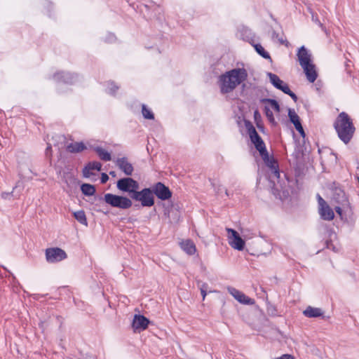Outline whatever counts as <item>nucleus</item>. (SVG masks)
Returning <instances> with one entry per match:
<instances>
[{"label": "nucleus", "mask_w": 359, "mask_h": 359, "mask_svg": "<svg viewBox=\"0 0 359 359\" xmlns=\"http://www.w3.org/2000/svg\"><path fill=\"white\" fill-rule=\"evenodd\" d=\"M270 16H271V19H272L273 21H275L276 22H277L276 18H274V16H273L272 14H271V15H270Z\"/></svg>", "instance_id": "59"}, {"label": "nucleus", "mask_w": 359, "mask_h": 359, "mask_svg": "<svg viewBox=\"0 0 359 359\" xmlns=\"http://www.w3.org/2000/svg\"><path fill=\"white\" fill-rule=\"evenodd\" d=\"M67 257V253L60 248H49L46 250V259L48 263H57Z\"/></svg>", "instance_id": "8"}, {"label": "nucleus", "mask_w": 359, "mask_h": 359, "mask_svg": "<svg viewBox=\"0 0 359 359\" xmlns=\"http://www.w3.org/2000/svg\"><path fill=\"white\" fill-rule=\"evenodd\" d=\"M295 129L299 132V133L300 134V135L303 138V140H305V137H306V133L304 130V128L302 127V125H299V126H297L295 128Z\"/></svg>", "instance_id": "44"}, {"label": "nucleus", "mask_w": 359, "mask_h": 359, "mask_svg": "<svg viewBox=\"0 0 359 359\" xmlns=\"http://www.w3.org/2000/svg\"><path fill=\"white\" fill-rule=\"evenodd\" d=\"M265 165L270 169L273 177L278 180L280 178V169L278 163L273 156L263 160Z\"/></svg>", "instance_id": "15"}, {"label": "nucleus", "mask_w": 359, "mask_h": 359, "mask_svg": "<svg viewBox=\"0 0 359 359\" xmlns=\"http://www.w3.org/2000/svg\"><path fill=\"white\" fill-rule=\"evenodd\" d=\"M254 120L257 128L262 133L264 131V126L262 123V116L258 109L254 111Z\"/></svg>", "instance_id": "29"}, {"label": "nucleus", "mask_w": 359, "mask_h": 359, "mask_svg": "<svg viewBox=\"0 0 359 359\" xmlns=\"http://www.w3.org/2000/svg\"><path fill=\"white\" fill-rule=\"evenodd\" d=\"M302 142H303L302 144L299 142H298V143L296 144L295 148L302 150V152H304L305 154V152L306 151V147H305V140H302Z\"/></svg>", "instance_id": "42"}, {"label": "nucleus", "mask_w": 359, "mask_h": 359, "mask_svg": "<svg viewBox=\"0 0 359 359\" xmlns=\"http://www.w3.org/2000/svg\"><path fill=\"white\" fill-rule=\"evenodd\" d=\"M225 194H226V196H228V195H229V194H228V191H227V190H226V189L225 190Z\"/></svg>", "instance_id": "61"}, {"label": "nucleus", "mask_w": 359, "mask_h": 359, "mask_svg": "<svg viewBox=\"0 0 359 359\" xmlns=\"http://www.w3.org/2000/svg\"><path fill=\"white\" fill-rule=\"evenodd\" d=\"M81 191L84 196H94L96 193V188L95 185L88 183H83L81 185Z\"/></svg>", "instance_id": "26"}, {"label": "nucleus", "mask_w": 359, "mask_h": 359, "mask_svg": "<svg viewBox=\"0 0 359 359\" xmlns=\"http://www.w3.org/2000/svg\"><path fill=\"white\" fill-rule=\"evenodd\" d=\"M116 165L127 176H131L134 168L133 165L128 162V158L125 156L118 158L115 161Z\"/></svg>", "instance_id": "12"}, {"label": "nucleus", "mask_w": 359, "mask_h": 359, "mask_svg": "<svg viewBox=\"0 0 359 359\" xmlns=\"http://www.w3.org/2000/svg\"><path fill=\"white\" fill-rule=\"evenodd\" d=\"M264 111V114H265L266 118H268L269 121L271 123H275L276 122H275L273 114L271 111L269 107L268 106H265Z\"/></svg>", "instance_id": "37"}, {"label": "nucleus", "mask_w": 359, "mask_h": 359, "mask_svg": "<svg viewBox=\"0 0 359 359\" xmlns=\"http://www.w3.org/2000/svg\"><path fill=\"white\" fill-rule=\"evenodd\" d=\"M93 170L100 171L102 170V163L95 161L88 162L83 168V177L89 178L90 176L95 175V173L92 172Z\"/></svg>", "instance_id": "17"}, {"label": "nucleus", "mask_w": 359, "mask_h": 359, "mask_svg": "<svg viewBox=\"0 0 359 359\" xmlns=\"http://www.w3.org/2000/svg\"><path fill=\"white\" fill-rule=\"evenodd\" d=\"M288 117L290 121L294 125V128L302 124L299 116L293 109H288Z\"/></svg>", "instance_id": "28"}, {"label": "nucleus", "mask_w": 359, "mask_h": 359, "mask_svg": "<svg viewBox=\"0 0 359 359\" xmlns=\"http://www.w3.org/2000/svg\"><path fill=\"white\" fill-rule=\"evenodd\" d=\"M46 156H48V155H51V152H52V147L50 144H48V146L46 149Z\"/></svg>", "instance_id": "53"}, {"label": "nucleus", "mask_w": 359, "mask_h": 359, "mask_svg": "<svg viewBox=\"0 0 359 359\" xmlns=\"http://www.w3.org/2000/svg\"><path fill=\"white\" fill-rule=\"evenodd\" d=\"M342 206H336L334 208V210L336 211V212L341 217H342V212H343V210H342Z\"/></svg>", "instance_id": "51"}, {"label": "nucleus", "mask_w": 359, "mask_h": 359, "mask_svg": "<svg viewBox=\"0 0 359 359\" xmlns=\"http://www.w3.org/2000/svg\"><path fill=\"white\" fill-rule=\"evenodd\" d=\"M112 177H116V173L115 171H110L109 173Z\"/></svg>", "instance_id": "57"}, {"label": "nucleus", "mask_w": 359, "mask_h": 359, "mask_svg": "<svg viewBox=\"0 0 359 359\" xmlns=\"http://www.w3.org/2000/svg\"><path fill=\"white\" fill-rule=\"evenodd\" d=\"M150 323L151 322L149 319L145 317L144 315L135 314L131 326L134 332H140L141 331L145 330L148 327Z\"/></svg>", "instance_id": "10"}, {"label": "nucleus", "mask_w": 359, "mask_h": 359, "mask_svg": "<svg viewBox=\"0 0 359 359\" xmlns=\"http://www.w3.org/2000/svg\"><path fill=\"white\" fill-rule=\"evenodd\" d=\"M73 216L81 224L88 225L87 218L83 210H79L73 212Z\"/></svg>", "instance_id": "30"}, {"label": "nucleus", "mask_w": 359, "mask_h": 359, "mask_svg": "<svg viewBox=\"0 0 359 359\" xmlns=\"http://www.w3.org/2000/svg\"><path fill=\"white\" fill-rule=\"evenodd\" d=\"M13 192H2L1 198L4 199H8L12 196Z\"/></svg>", "instance_id": "50"}, {"label": "nucleus", "mask_w": 359, "mask_h": 359, "mask_svg": "<svg viewBox=\"0 0 359 359\" xmlns=\"http://www.w3.org/2000/svg\"><path fill=\"white\" fill-rule=\"evenodd\" d=\"M321 206L318 208L320 218L323 220L331 221L334 218L333 210L328 205L325 201H321Z\"/></svg>", "instance_id": "14"}, {"label": "nucleus", "mask_w": 359, "mask_h": 359, "mask_svg": "<svg viewBox=\"0 0 359 359\" xmlns=\"http://www.w3.org/2000/svg\"><path fill=\"white\" fill-rule=\"evenodd\" d=\"M106 84L107 86V93L112 96H115L118 90L119 89V86L114 81L111 80L107 81Z\"/></svg>", "instance_id": "32"}, {"label": "nucleus", "mask_w": 359, "mask_h": 359, "mask_svg": "<svg viewBox=\"0 0 359 359\" xmlns=\"http://www.w3.org/2000/svg\"><path fill=\"white\" fill-rule=\"evenodd\" d=\"M324 244H325V248H327V249H332L333 250H334L335 247L334 246L331 239H327L325 241Z\"/></svg>", "instance_id": "43"}, {"label": "nucleus", "mask_w": 359, "mask_h": 359, "mask_svg": "<svg viewBox=\"0 0 359 359\" xmlns=\"http://www.w3.org/2000/svg\"><path fill=\"white\" fill-rule=\"evenodd\" d=\"M239 33L241 34V38L245 41L251 40V35L253 34L250 28L245 26L242 27L239 29Z\"/></svg>", "instance_id": "31"}, {"label": "nucleus", "mask_w": 359, "mask_h": 359, "mask_svg": "<svg viewBox=\"0 0 359 359\" xmlns=\"http://www.w3.org/2000/svg\"><path fill=\"white\" fill-rule=\"evenodd\" d=\"M110 37L112 39V38H114L115 36L113 34H110Z\"/></svg>", "instance_id": "60"}, {"label": "nucleus", "mask_w": 359, "mask_h": 359, "mask_svg": "<svg viewBox=\"0 0 359 359\" xmlns=\"http://www.w3.org/2000/svg\"><path fill=\"white\" fill-rule=\"evenodd\" d=\"M276 359H294V357L291 354L285 353Z\"/></svg>", "instance_id": "48"}, {"label": "nucleus", "mask_w": 359, "mask_h": 359, "mask_svg": "<svg viewBox=\"0 0 359 359\" xmlns=\"http://www.w3.org/2000/svg\"><path fill=\"white\" fill-rule=\"evenodd\" d=\"M181 248L189 255H194L196 251L194 243L190 239L182 241L181 243Z\"/></svg>", "instance_id": "25"}, {"label": "nucleus", "mask_w": 359, "mask_h": 359, "mask_svg": "<svg viewBox=\"0 0 359 359\" xmlns=\"http://www.w3.org/2000/svg\"><path fill=\"white\" fill-rule=\"evenodd\" d=\"M253 47L255 51L263 58L268 60L269 62H272V58L270 54L264 48V47L260 43H256L253 45Z\"/></svg>", "instance_id": "27"}, {"label": "nucleus", "mask_w": 359, "mask_h": 359, "mask_svg": "<svg viewBox=\"0 0 359 359\" xmlns=\"http://www.w3.org/2000/svg\"><path fill=\"white\" fill-rule=\"evenodd\" d=\"M256 150H257L259 153V155L262 160H265L266 158L270 157L269 154L266 149V144L261 137L260 139L257 140L256 141L252 142Z\"/></svg>", "instance_id": "20"}, {"label": "nucleus", "mask_w": 359, "mask_h": 359, "mask_svg": "<svg viewBox=\"0 0 359 359\" xmlns=\"http://www.w3.org/2000/svg\"><path fill=\"white\" fill-rule=\"evenodd\" d=\"M297 56L301 67L309 65V64L313 63L311 55L309 53V50L304 46L299 48Z\"/></svg>", "instance_id": "13"}, {"label": "nucleus", "mask_w": 359, "mask_h": 359, "mask_svg": "<svg viewBox=\"0 0 359 359\" xmlns=\"http://www.w3.org/2000/svg\"><path fill=\"white\" fill-rule=\"evenodd\" d=\"M283 93L289 95L294 100V102L297 101L298 97L297 95L290 89L289 86L287 88V89H285V90Z\"/></svg>", "instance_id": "39"}, {"label": "nucleus", "mask_w": 359, "mask_h": 359, "mask_svg": "<svg viewBox=\"0 0 359 359\" xmlns=\"http://www.w3.org/2000/svg\"><path fill=\"white\" fill-rule=\"evenodd\" d=\"M266 311H267L269 316H272V317L280 316L278 313V311H277L276 306H274L271 304H267Z\"/></svg>", "instance_id": "36"}, {"label": "nucleus", "mask_w": 359, "mask_h": 359, "mask_svg": "<svg viewBox=\"0 0 359 359\" xmlns=\"http://www.w3.org/2000/svg\"><path fill=\"white\" fill-rule=\"evenodd\" d=\"M256 150H257L259 153V155L262 160H265L266 158L270 157L269 154L266 149V144L261 137L260 139L257 140L256 141L252 142Z\"/></svg>", "instance_id": "21"}, {"label": "nucleus", "mask_w": 359, "mask_h": 359, "mask_svg": "<svg viewBox=\"0 0 359 359\" xmlns=\"http://www.w3.org/2000/svg\"><path fill=\"white\" fill-rule=\"evenodd\" d=\"M109 176L107 173L105 172H102L101 173V177H100V183L101 184H105L107 182V181L109 180Z\"/></svg>", "instance_id": "46"}, {"label": "nucleus", "mask_w": 359, "mask_h": 359, "mask_svg": "<svg viewBox=\"0 0 359 359\" xmlns=\"http://www.w3.org/2000/svg\"><path fill=\"white\" fill-rule=\"evenodd\" d=\"M278 36H279L278 33H277L276 31H273L272 38L277 39L280 44L287 46L289 44V42L286 39L284 40L282 38H279Z\"/></svg>", "instance_id": "38"}, {"label": "nucleus", "mask_w": 359, "mask_h": 359, "mask_svg": "<svg viewBox=\"0 0 359 359\" xmlns=\"http://www.w3.org/2000/svg\"><path fill=\"white\" fill-rule=\"evenodd\" d=\"M317 198H318V208L320 206H321L323 204H321V201L323 202V201H325L320 196V194H317Z\"/></svg>", "instance_id": "56"}, {"label": "nucleus", "mask_w": 359, "mask_h": 359, "mask_svg": "<svg viewBox=\"0 0 359 359\" xmlns=\"http://www.w3.org/2000/svg\"><path fill=\"white\" fill-rule=\"evenodd\" d=\"M144 190L143 199L142 201V207L153 206L155 204L154 196L161 201H167L169 200L172 195L169 187L161 182H158L151 187L144 188Z\"/></svg>", "instance_id": "3"}, {"label": "nucleus", "mask_w": 359, "mask_h": 359, "mask_svg": "<svg viewBox=\"0 0 359 359\" xmlns=\"http://www.w3.org/2000/svg\"><path fill=\"white\" fill-rule=\"evenodd\" d=\"M87 149L86 146L83 142H75L69 144L66 150L72 154L80 153Z\"/></svg>", "instance_id": "23"}, {"label": "nucleus", "mask_w": 359, "mask_h": 359, "mask_svg": "<svg viewBox=\"0 0 359 359\" xmlns=\"http://www.w3.org/2000/svg\"><path fill=\"white\" fill-rule=\"evenodd\" d=\"M255 34L253 33L252 35H251V40H249V41H246V42H248L250 44H251L252 46L253 45H255L256 43H255Z\"/></svg>", "instance_id": "55"}, {"label": "nucleus", "mask_w": 359, "mask_h": 359, "mask_svg": "<svg viewBox=\"0 0 359 359\" xmlns=\"http://www.w3.org/2000/svg\"><path fill=\"white\" fill-rule=\"evenodd\" d=\"M312 20L314 21L316 23H317L323 30H326L325 27L323 25V23L320 22L317 16H314V15H312Z\"/></svg>", "instance_id": "45"}, {"label": "nucleus", "mask_w": 359, "mask_h": 359, "mask_svg": "<svg viewBox=\"0 0 359 359\" xmlns=\"http://www.w3.org/2000/svg\"><path fill=\"white\" fill-rule=\"evenodd\" d=\"M248 78L245 68H233L222 74L218 78L220 93L223 95L231 93L238 85Z\"/></svg>", "instance_id": "1"}, {"label": "nucleus", "mask_w": 359, "mask_h": 359, "mask_svg": "<svg viewBox=\"0 0 359 359\" xmlns=\"http://www.w3.org/2000/svg\"><path fill=\"white\" fill-rule=\"evenodd\" d=\"M305 154L304 152H302V150H299L298 149H294V151L292 154V156L295 158L296 161L298 160V158L300 156H304Z\"/></svg>", "instance_id": "41"}, {"label": "nucleus", "mask_w": 359, "mask_h": 359, "mask_svg": "<svg viewBox=\"0 0 359 359\" xmlns=\"http://www.w3.org/2000/svg\"><path fill=\"white\" fill-rule=\"evenodd\" d=\"M267 76L269 77L271 83L278 90H281L283 93L289 86L286 83L281 80L276 74L268 72Z\"/></svg>", "instance_id": "18"}, {"label": "nucleus", "mask_w": 359, "mask_h": 359, "mask_svg": "<svg viewBox=\"0 0 359 359\" xmlns=\"http://www.w3.org/2000/svg\"><path fill=\"white\" fill-rule=\"evenodd\" d=\"M206 286H207V284H203V287L201 288V295L203 296V299H205V297L207 294V292L205 289V287H206Z\"/></svg>", "instance_id": "52"}, {"label": "nucleus", "mask_w": 359, "mask_h": 359, "mask_svg": "<svg viewBox=\"0 0 359 359\" xmlns=\"http://www.w3.org/2000/svg\"><path fill=\"white\" fill-rule=\"evenodd\" d=\"M172 208H173L172 204L170 206H168V207L165 208V209H164L165 216L170 217V213L172 211Z\"/></svg>", "instance_id": "47"}, {"label": "nucleus", "mask_w": 359, "mask_h": 359, "mask_svg": "<svg viewBox=\"0 0 359 359\" xmlns=\"http://www.w3.org/2000/svg\"><path fill=\"white\" fill-rule=\"evenodd\" d=\"M104 202L112 208L126 210L133 205L131 199L125 196L116 195L110 193L105 194L104 198L100 197Z\"/></svg>", "instance_id": "5"}, {"label": "nucleus", "mask_w": 359, "mask_h": 359, "mask_svg": "<svg viewBox=\"0 0 359 359\" xmlns=\"http://www.w3.org/2000/svg\"><path fill=\"white\" fill-rule=\"evenodd\" d=\"M175 219H176L177 221L179 220L180 219V215L178 213H175Z\"/></svg>", "instance_id": "58"}, {"label": "nucleus", "mask_w": 359, "mask_h": 359, "mask_svg": "<svg viewBox=\"0 0 359 359\" xmlns=\"http://www.w3.org/2000/svg\"><path fill=\"white\" fill-rule=\"evenodd\" d=\"M90 148L98 155L99 158L104 161L111 160V154L108 151L99 146H91Z\"/></svg>", "instance_id": "24"}, {"label": "nucleus", "mask_w": 359, "mask_h": 359, "mask_svg": "<svg viewBox=\"0 0 359 359\" xmlns=\"http://www.w3.org/2000/svg\"><path fill=\"white\" fill-rule=\"evenodd\" d=\"M116 188L119 191L128 193L131 199L142 203L144 189L139 191V182L130 177L120 178L116 182Z\"/></svg>", "instance_id": "4"}, {"label": "nucleus", "mask_w": 359, "mask_h": 359, "mask_svg": "<svg viewBox=\"0 0 359 359\" xmlns=\"http://www.w3.org/2000/svg\"><path fill=\"white\" fill-rule=\"evenodd\" d=\"M331 191L332 198L336 203L341 205L344 208L348 207L349 205L348 197L344 190L341 188L339 183L333 182L331 187Z\"/></svg>", "instance_id": "6"}, {"label": "nucleus", "mask_w": 359, "mask_h": 359, "mask_svg": "<svg viewBox=\"0 0 359 359\" xmlns=\"http://www.w3.org/2000/svg\"><path fill=\"white\" fill-rule=\"evenodd\" d=\"M302 68L310 83H313L318 78V73L316 70V66L313 63L309 65L303 66Z\"/></svg>", "instance_id": "19"}, {"label": "nucleus", "mask_w": 359, "mask_h": 359, "mask_svg": "<svg viewBox=\"0 0 359 359\" xmlns=\"http://www.w3.org/2000/svg\"><path fill=\"white\" fill-rule=\"evenodd\" d=\"M63 178L68 186H70L72 184H74L76 180L74 175L69 172L64 173Z\"/></svg>", "instance_id": "35"}, {"label": "nucleus", "mask_w": 359, "mask_h": 359, "mask_svg": "<svg viewBox=\"0 0 359 359\" xmlns=\"http://www.w3.org/2000/svg\"><path fill=\"white\" fill-rule=\"evenodd\" d=\"M272 192L276 198H279L280 200H283L288 195V192L287 191H283L282 195L281 191L278 190L277 187L275 186L272 188Z\"/></svg>", "instance_id": "34"}, {"label": "nucleus", "mask_w": 359, "mask_h": 359, "mask_svg": "<svg viewBox=\"0 0 359 359\" xmlns=\"http://www.w3.org/2000/svg\"><path fill=\"white\" fill-rule=\"evenodd\" d=\"M303 314L304 316L310 318H321L322 319L329 318V316H325L324 315L323 311L320 308L312 307L309 306L306 308L305 310L303 311Z\"/></svg>", "instance_id": "16"}, {"label": "nucleus", "mask_w": 359, "mask_h": 359, "mask_svg": "<svg viewBox=\"0 0 359 359\" xmlns=\"http://www.w3.org/2000/svg\"><path fill=\"white\" fill-rule=\"evenodd\" d=\"M244 124L247 129L251 142L261 138V136L257 132L255 128L249 120H244Z\"/></svg>", "instance_id": "22"}, {"label": "nucleus", "mask_w": 359, "mask_h": 359, "mask_svg": "<svg viewBox=\"0 0 359 359\" xmlns=\"http://www.w3.org/2000/svg\"><path fill=\"white\" fill-rule=\"evenodd\" d=\"M210 182H211L212 187L216 190L217 193H219V191H220L221 186L219 185L218 188H217L215 183L211 179H210Z\"/></svg>", "instance_id": "54"}, {"label": "nucleus", "mask_w": 359, "mask_h": 359, "mask_svg": "<svg viewBox=\"0 0 359 359\" xmlns=\"http://www.w3.org/2000/svg\"><path fill=\"white\" fill-rule=\"evenodd\" d=\"M142 114L143 117L145 119H147V120H154V113L144 104H142Z\"/></svg>", "instance_id": "33"}, {"label": "nucleus", "mask_w": 359, "mask_h": 359, "mask_svg": "<svg viewBox=\"0 0 359 359\" xmlns=\"http://www.w3.org/2000/svg\"><path fill=\"white\" fill-rule=\"evenodd\" d=\"M79 77L78 74L66 71H57L52 76L55 82L67 85H74L78 81Z\"/></svg>", "instance_id": "7"}, {"label": "nucleus", "mask_w": 359, "mask_h": 359, "mask_svg": "<svg viewBox=\"0 0 359 359\" xmlns=\"http://www.w3.org/2000/svg\"><path fill=\"white\" fill-rule=\"evenodd\" d=\"M333 126L340 140L346 144H348L355 132V127L350 116L345 111L339 113Z\"/></svg>", "instance_id": "2"}, {"label": "nucleus", "mask_w": 359, "mask_h": 359, "mask_svg": "<svg viewBox=\"0 0 359 359\" xmlns=\"http://www.w3.org/2000/svg\"><path fill=\"white\" fill-rule=\"evenodd\" d=\"M229 292L241 304L245 305H253L255 303L254 299L249 297L245 295L243 292L239 291L238 290L229 287H228Z\"/></svg>", "instance_id": "11"}, {"label": "nucleus", "mask_w": 359, "mask_h": 359, "mask_svg": "<svg viewBox=\"0 0 359 359\" xmlns=\"http://www.w3.org/2000/svg\"><path fill=\"white\" fill-rule=\"evenodd\" d=\"M270 106L276 112L279 113L280 111V104L276 100L274 99Z\"/></svg>", "instance_id": "40"}, {"label": "nucleus", "mask_w": 359, "mask_h": 359, "mask_svg": "<svg viewBox=\"0 0 359 359\" xmlns=\"http://www.w3.org/2000/svg\"><path fill=\"white\" fill-rule=\"evenodd\" d=\"M229 243L235 250L241 251L244 249L245 242L240 234L233 229H227Z\"/></svg>", "instance_id": "9"}, {"label": "nucleus", "mask_w": 359, "mask_h": 359, "mask_svg": "<svg viewBox=\"0 0 359 359\" xmlns=\"http://www.w3.org/2000/svg\"><path fill=\"white\" fill-rule=\"evenodd\" d=\"M274 99H271V98H262L260 100V102L261 103H264V104H271V103L273 102Z\"/></svg>", "instance_id": "49"}]
</instances>
